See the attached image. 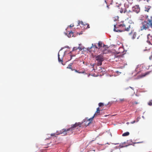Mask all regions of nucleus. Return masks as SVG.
<instances>
[{
	"mask_svg": "<svg viewBox=\"0 0 152 152\" xmlns=\"http://www.w3.org/2000/svg\"><path fill=\"white\" fill-rule=\"evenodd\" d=\"M129 134V132H126L122 134L123 136H128Z\"/></svg>",
	"mask_w": 152,
	"mask_h": 152,
	"instance_id": "a211bd4d",
	"label": "nucleus"
},
{
	"mask_svg": "<svg viewBox=\"0 0 152 152\" xmlns=\"http://www.w3.org/2000/svg\"><path fill=\"white\" fill-rule=\"evenodd\" d=\"M70 56H71V59H72V56L71 55H70Z\"/></svg>",
	"mask_w": 152,
	"mask_h": 152,
	"instance_id": "79ce46f5",
	"label": "nucleus"
},
{
	"mask_svg": "<svg viewBox=\"0 0 152 152\" xmlns=\"http://www.w3.org/2000/svg\"><path fill=\"white\" fill-rule=\"evenodd\" d=\"M151 8V7L150 6H146L145 7V11L148 12Z\"/></svg>",
	"mask_w": 152,
	"mask_h": 152,
	"instance_id": "dca6fc26",
	"label": "nucleus"
},
{
	"mask_svg": "<svg viewBox=\"0 0 152 152\" xmlns=\"http://www.w3.org/2000/svg\"><path fill=\"white\" fill-rule=\"evenodd\" d=\"M79 22L78 23L79 24H81L82 25L85 26V24H84L83 23V22L82 21L80 22V21H79Z\"/></svg>",
	"mask_w": 152,
	"mask_h": 152,
	"instance_id": "c85d7f7f",
	"label": "nucleus"
},
{
	"mask_svg": "<svg viewBox=\"0 0 152 152\" xmlns=\"http://www.w3.org/2000/svg\"><path fill=\"white\" fill-rule=\"evenodd\" d=\"M77 49H79L80 50H82V49L81 48H80V47H78L77 48L76 47H74L73 48L72 51H74L76 50Z\"/></svg>",
	"mask_w": 152,
	"mask_h": 152,
	"instance_id": "f3484780",
	"label": "nucleus"
},
{
	"mask_svg": "<svg viewBox=\"0 0 152 152\" xmlns=\"http://www.w3.org/2000/svg\"><path fill=\"white\" fill-rule=\"evenodd\" d=\"M73 70H75V71L77 73H83L85 72L84 71H83L82 72H79V71H78L76 69H73Z\"/></svg>",
	"mask_w": 152,
	"mask_h": 152,
	"instance_id": "4be33fe9",
	"label": "nucleus"
},
{
	"mask_svg": "<svg viewBox=\"0 0 152 152\" xmlns=\"http://www.w3.org/2000/svg\"><path fill=\"white\" fill-rule=\"evenodd\" d=\"M93 47H94L96 48L97 49H99V48L97 47L95 45H94L93 44H92V46L90 48V49H91Z\"/></svg>",
	"mask_w": 152,
	"mask_h": 152,
	"instance_id": "aec40b11",
	"label": "nucleus"
},
{
	"mask_svg": "<svg viewBox=\"0 0 152 152\" xmlns=\"http://www.w3.org/2000/svg\"><path fill=\"white\" fill-rule=\"evenodd\" d=\"M65 55V52H62L60 50L58 53V61L59 63H61L62 64H63V58Z\"/></svg>",
	"mask_w": 152,
	"mask_h": 152,
	"instance_id": "39448f33",
	"label": "nucleus"
},
{
	"mask_svg": "<svg viewBox=\"0 0 152 152\" xmlns=\"http://www.w3.org/2000/svg\"><path fill=\"white\" fill-rule=\"evenodd\" d=\"M83 122L76 123L75 124H72L71 125V127L68 129H63L60 131L57 134H63L64 135H70L73 133V130L76 129V128L77 126L81 127V125L83 124Z\"/></svg>",
	"mask_w": 152,
	"mask_h": 152,
	"instance_id": "f257e3e1",
	"label": "nucleus"
},
{
	"mask_svg": "<svg viewBox=\"0 0 152 152\" xmlns=\"http://www.w3.org/2000/svg\"><path fill=\"white\" fill-rule=\"evenodd\" d=\"M85 63H85V62H84V61H83V64H85Z\"/></svg>",
	"mask_w": 152,
	"mask_h": 152,
	"instance_id": "58836bf2",
	"label": "nucleus"
},
{
	"mask_svg": "<svg viewBox=\"0 0 152 152\" xmlns=\"http://www.w3.org/2000/svg\"><path fill=\"white\" fill-rule=\"evenodd\" d=\"M104 105V104L102 102H100L99 104V107L102 106Z\"/></svg>",
	"mask_w": 152,
	"mask_h": 152,
	"instance_id": "cd10ccee",
	"label": "nucleus"
},
{
	"mask_svg": "<svg viewBox=\"0 0 152 152\" xmlns=\"http://www.w3.org/2000/svg\"><path fill=\"white\" fill-rule=\"evenodd\" d=\"M129 34L131 37L132 39H134L136 38L137 33L136 32L134 31V30H132L131 32L129 33Z\"/></svg>",
	"mask_w": 152,
	"mask_h": 152,
	"instance_id": "6e6552de",
	"label": "nucleus"
},
{
	"mask_svg": "<svg viewBox=\"0 0 152 152\" xmlns=\"http://www.w3.org/2000/svg\"><path fill=\"white\" fill-rule=\"evenodd\" d=\"M116 102H118V100H116Z\"/></svg>",
	"mask_w": 152,
	"mask_h": 152,
	"instance_id": "a18cd8bd",
	"label": "nucleus"
},
{
	"mask_svg": "<svg viewBox=\"0 0 152 152\" xmlns=\"http://www.w3.org/2000/svg\"><path fill=\"white\" fill-rule=\"evenodd\" d=\"M125 144V142H124V143L120 144V147L121 148H123L127 146V145H124Z\"/></svg>",
	"mask_w": 152,
	"mask_h": 152,
	"instance_id": "412c9836",
	"label": "nucleus"
},
{
	"mask_svg": "<svg viewBox=\"0 0 152 152\" xmlns=\"http://www.w3.org/2000/svg\"><path fill=\"white\" fill-rule=\"evenodd\" d=\"M151 72V71H150L147 72L145 73H143L142 74V77H145V76H146L147 75H148V74H149Z\"/></svg>",
	"mask_w": 152,
	"mask_h": 152,
	"instance_id": "2eb2a0df",
	"label": "nucleus"
},
{
	"mask_svg": "<svg viewBox=\"0 0 152 152\" xmlns=\"http://www.w3.org/2000/svg\"><path fill=\"white\" fill-rule=\"evenodd\" d=\"M92 68H94V65H92Z\"/></svg>",
	"mask_w": 152,
	"mask_h": 152,
	"instance_id": "4c0bfd02",
	"label": "nucleus"
},
{
	"mask_svg": "<svg viewBox=\"0 0 152 152\" xmlns=\"http://www.w3.org/2000/svg\"><path fill=\"white\" fill-rule=\"evenodd\" d=\"M127 10L125 8L124 9L121 8L120 12L121 13H124L125 14Z\"/></svg>",
	"mask_w": 152,
	"mask_h": 152,
	"instance_id": "ddd939ff",
	"label": "nucleus"
},
{
	"mask_svg": "<svg viewBox=\"0 0 152 152\" xmlns=\"http://www.w3.org/2000/svg\"><path fill=\"white\" fill-rule=\"evenodd\" d=\"M96 60L97 61L98 66H101L102 64V62L104 60V58L102 54H100L96 56Z\"/></svg>",
	"mask_w": 152,
	"mask_h": 152,
	"instance_id": "20e7f679",
	"label": "nucleus"
},
{
	"mask_svg": "<svg viewBox=\"0 0 152 152\" xmlns=\"http://www.w3.org/2000/svg\"><path fill=\"white\" fill-rule=\"evenodd\" d=\"M114 60L116 62H119L121 60L122 56H120L115 55Z\"/></svg>",
	"mask_w": 152,
	"mask_h": 152,
	"instance_id": "9d476101",
	"label": "nucleus"
},
{
	"mask_svg": "<svg viewBox=\"0 0 152 152\" xmlns=\"http://www.w3.org/2000/svg\"><path fill=\"white\" fill-rule=\"evenodd\" d=\"M125 15L127 19H129V18H130L132 17L133 16L134 14L133 12L132 11L130 10L128 11L126 10Z\"/></svg>",
	"mask_w": 152,
	"mask_h": 152,
	"instance_id": "423d86ee",
	"label": "nucleus"
},
{
	"mask_svg": "<svg viewBox=\"0 0 152 152\" xmlns=\"http://www.w3.org/2000/svg\"><path fill=\"white\" fill-rule=\"evenodd\" d=\"M129 88H131L133 90H134V88H132V87H129Z\"/></svg>",
	"mask_w": 152,
	"mask_h": 152,
	"instance_id": "f704fd0d",
	"label": "nucleus"
},
{
	"mask_svg": "<svg viewBox=\"0 0 152 152\" xmlns=\"http://www.w3.org/2000/svg\"><path fill=\"white\" fill-rule=\"evenodd\" d=\"M105 2L106 4H107L106 1V0L105 1Z\"/></svg>",
	"mask_w": 152,
	"mask_h": 152,
	"instance_id": "37998d69",
	"label": "nucleus"
},
{
	"mask_svg": "<svg viewBox=\"0 0 152 152\" xmlns=\"http://www.w3.org/2000/svg\"><path fill=\"white\" fill-rule=\"evenodd\" d=\"M135 121H136V122H138L139 121V119H138V118H137L136 119V120H135Z\"/></svg>",
	"mask_w": 152,
	"mask_h": 152,
	"instance_id": "473e14b6",
	"label": "nucleus"
},
{
	"mask_svg": "<svg viewBox=\"0 0 152 152\" xmlns=\"http://www.w3.org/2000/svg\"><path fill=\"white\" fill-rule=\"evenodd\" d=\"M148 52L150 54H151V55L149 57V59L150 60H152V51H151L150 50L148 51Z\"/></svg>",
	"mask_w": 152,
	"mask_h": 152,
	"instance_id": "6ab92c4d",
	"label": "nucleus"
},
{
	"mask_svg": "<svg viewBox=\"0 0 152 152\" xmlns=\"http://www.w3.org/2000/svg\"><path fill=\"white\" fill-rule=\"evenodd\" d=\"M135 103L136 104H137L138 103V102H135Z\"/></svg>",
	"mask_w": 152,
	"mask_h": 152,
	"instance_id": "c9c22d12",
	"label": "nucleus"
},
{
	"mask_svg": "<svg viewBox=\"0 0 152 152\" xmlns=\"http://www.w3.org/2000/svg\"><path fill=\"white\" fill-rule=\"evenodd\" d=\"M132 10L134 12L138 13L140 10V8L138 5H135L132 7Z\"/></svg>",
	"mask_w": 152,
	"mask_h": 152,
	"instance_id": "0eeeda50",
	"label": "nucleus"
},
{
	"mask_svg": "<svg viewBox=\"0 0 152 152\" xmlns=\"http://www.w3.org/2000/svg\"><path fill=\"white\" fill-rule=\"evenodd\" d=\"M67 68L70 69L72 71L73 70V69L72 68V64H70L67 67Z\"/></svg>",
	"mask_w": 152,
	"mask_h": 152,
	"instance_id": "5701e85b",
	"label": "nucleus"
},
{
	"mask_svg": "<svg viewBox=\"0 0 152 152\" xmlns=\"http://www.w3.org/2000/svg\"><path fill=\"white\" fill-rule=\"evenodd\" d=\"M148 104L149 106H152V100H151L149 101L148 103Z\"/></svg>",
	"mask_w": 152,
	"mask_h": 152,
	"instance_id": "bb28decb",
	"label": "nucleus"
},
{
	"mask_svg": "<svg viewBox=\"0 0 152 152\" xmlns=\"http://www.w3.org/2000/svg\"><path fill=\"white\" fill-rule=\"evenodd\" d=\"M96 116V114H94V116L91 118H89V119H85L84 120V122H85V121H90L89 122H88V124L87 125H86V126H87L88 125H89V124H90V123H91V121H92L93 118H94Z\"/></svg>",
	"mask_w": 152,
	"mask_h": 152,
	"instance_id": "9b49d317",
	"label": "nucleus"
},
{
	"mask_svg": "<svg viewBox=\"0 0 152 152\" xmlns=\"http://www.w3.org/2000/svg\"><path fill=\"white\" fill-rule=\"evenodd\" d=\"M86 25H87V26L86 28H90V27H89V24H86Z\"/></svg>",
	"mask_w": 152,
	"mask_h": 152,
	"instance_id": "c756f323",
	"label": "nucleus"
},
{
	"mask_svg": "<svg viewBox=\"0 0 152 152\" xmlns=\"http://www.w3.org/2000/svg\"><path fill=\"white\" fill-rule=\"evenodd\" d=\"M128 88H126V89H128Z\"/></svg>",
	"mask_w": 152,
	"mask_h": 152,
	"instance_id": "49530a36",
	"label": "nucleus"
},
{
	"mask_svg": "<svg viewBox=\"0 0 152 152\" xmlns=\"http://www.w3.org/2000/svg\"><path fill=\"white\" fill-rule=\"evenodd\" d=\"M119 27L122 28L124 31H128L131 28L130 24L129 23H126L124 22H121L118 25Z\"/></svg>",
	"mask_w": 152,
	"mask_h": 152,
	"instance_id": "7ed1b4c3",
	"label": "nucleus"
},
{
	"mask_svg": "<svg viewBox=\"0 0 152 152\" xmlns=\"http://www.w3.org/2000/svg\"><path fill=\"white\" fill-rule=\"evenodd\" d=\"M104 44H103V43L102 42L99 41V42L98 43V45L99 48V49L101 48V49H102V45H103Z\"/></svg>",
	"mask_w": 152,
	"mask_h": 152,
	"instance_id": "f8f14e48",
	"label": "nucleus"
},
{
	"mask_svg": "<svg viewBox=\"0 0 152 152\" xmlns=\"http://www.w3.org/2000/svg\"><path fill=\"white\" fill-rule=\"evenodd\" d=\"M96 114V116L97 115H98L100 114V110L99 108V107H98L96 109V111L95 113L94 114Z\"/></svg>",
	"mask_w": 152,
	"mask_h": 152,
	"instance_id": "4468645a",
	"label": "nucleus"
},
{
	"mask_svg": "<svg viewBox=\"0 0 152 152\" xmlns=\"http://www.w3.org/2000/svg\"><path fill=\"white\" fill-rule=\"evenodd\" d=\"M136 122L135 120L134 121H133L131 122V123L132 124H134V123Z\"/></svg>",
	"mask_w": 152,
	"mask_h": 152,
	"instance_id": "72a5a7b5",
	"label": "nucleus"
},
{
	"mask_svg": "<svg viewBox=\"0 0 152 152\" xmlns=\"http://www.w3.org/2000/svg\"><path fill=\"white\" fill-rule=\"evenodd\" d=\"M116 25H114V31H116V32H119V31H120V30H117L116 29H115V28H116Z\"/></svg>",
	"mask_w": 152,
	"mask_h": 152,
	"instance_id": "a878e982",
	"label": "nucleus"
},
{
	"mask_svg": "<svg viewBox=\"0 0 152 152\" xmlns=\"http://www.w3.org/2000/svg\"><path fill=\"white\" fill-rule=\"evenodd\" d=\"M125 101V100L124 98L120 99H119V102H123Z\"/></svg>",
	"mask_w": 152,
	"mask_h": 152,
	"instance_id": "393cba45",
	"label": "nucleus"
},
{
	"mask_svg": "<svg viewBox=\"0 0 152 152\" xmlns=\"http://www.w3.org/2000/svg\"><path fill=\"white\" fill-rule=\"evenodd\" d=\"M73 32L71 31L70 32H69V34L68 35V37H73Z\"/></svg>",
	"mask_w": 152,
	"mask_h": 152,
	"instance_id": "b1692460",
	"label": "nucleus"
},
{
	"mask_svg": "<svg viewBox=\"0 0 152 152\" xmlns=\"http://www.w3.org/2000/svg\"><path fill=\"white\" fill-rule=\"evenodd\" d=\"M117 19H118V17H117Z\"/></svg>",
	"mask_w": 152,
	"mask_h": 152,
	"instance_id": "c03bdc74",
	"label": "nucleus"
},
{
	"mask_svg": "<svg viewBox=\"0 0 152 152\" xmlns=\"http://www.w3.org/2000/svg\"><path fill=\"white\" fill-rule=\"evenodd\" d=\"M106 45H103L102 47V53L101 54L102 55V54H106L108 52V50H107L108 48L106 47Z\"/></svg>",
	"mask_w": 152,
	"mask_h": 152,
	"instance_id": "1a4fd4ad",
	"label": "nucleus"
},
{
	"mask_svg": "<svg viewBox=\"0 0 152 152\" xmlns=\"http://www.w3.org/2000/svg\"><path fill=\"white\" fill-rule=\"evenodd\" d=\"M51 136H56L55 134L54 133L51 134Z\"/></svg>",
	"mask_w": 152,
	"mask_h": 152,
	"instance_id": "7c9ffc66",
	"label": "nucleus"
},
{
	"mask_svg": "<svg viewBox=\"0 0 152 152\" xmlns=\"http://www.w3.org/2000/svg\"><path fill=\"white\" fill-rule=\"evenodd\" d=\"M152 29V16L150 18L147 16L146 20L142 23L140 27V30H151Z\"/></svg>",
	"mask_w": 152,
	"mask_h": 152,
	"instance_id": "f03ea898",
	"label": "nucleus"
},
{
	"mask_svg": "<svg viewBox=\"0 0 152 152\" xmlns=\"http://www.w3.org/2000/svg\"><path fill=\"white\" fill-rule=\"evenodd\" d=\"M109 6H108V5H107V7L108 9H109Z\"/></svg>",
	"mask_w": 152,
	"mask_h": 152,
	"instance_id": "a19ab883",
	"label": "nucleus"
},
{
	"mask_svg": "<svg viewBox=\"0 0 152 152\" xmlns=\"http://www.w3.org/2000/svg\"><path fill=\"white\" fill-rule=\"evenodd\" d=\"M74 26V25L73 24H71L69 26L70 27H73Z\"/></svg>",
	"mask_w": 152,
	"mask_h": 152,
	"instance_id": "2f4dec72",
	"label": "nucleus"
},
{
	"mask_svg": "<svg viewBox=\"0 0 152 152\" xmlns=\"http://www.w3.org/2000/svg\"><path fill=\"white\" fill-rule=\"evenodd\" d=\"M150 36V34H149L148 35V38H149V36Z\"/></svg>",
	"mask_w": 152,
	"mask_h": 152,
	"instance_id": "e433bc0d",
	"label": "nucleus"
},
{
	"mask_svg": "<svg viewBox=\"0 0 152 152\" xmlns=\"http://www.w3.org/2000/svg\"><path fill=\"white\" fill-rule=\"evenodd\" d=\"M137 0L138 1H141V0Z\"/></svg>",
	"mask_w": 152,
	"mask_h": 152,
	"instance_id": "ea45409f",
	"label": "nucleus"
}]
</instances>
